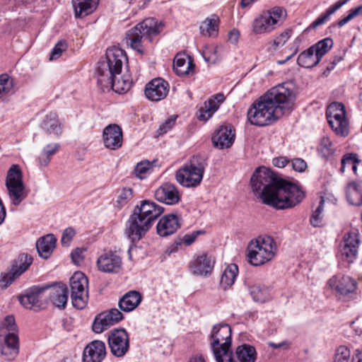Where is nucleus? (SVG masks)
<instances>
[{
	"mask_svg": "<svg viewBox=\"0 0 362 362\" xmlns=\"http://www.w3.org/2000/svg\"><path fill=\"white\" fill-rule=\"evenodd\" d=\"M250 185L263 204L278 210L294 207L304 198V192L297 185L279 177L264 166L255 170Z\"/></svg>",
	"mask_w": 362,
	"mask_h": 362,
	"instance_id": "nucleus-1",
	"label": "nucleus"
},
{
	"mask_svg": "<svg viewBox=\"0 0 362 362\" xmlns=\"http://www.w3.org/2000/svg\"><path fill=\"white\" fill-rule=\"evenodd\" d=\"M163 211V207L153 201H141L129 218L125 230L127 237L133 242L141 240Z\"/></svg>",
	"mask_w": 362,
	"mask_h": 362,
	"instance_id": "nucleus-2",
	"label": "nucleus"
},
{
	"mask_svg": "<svg viewBox=\"0 0 362 362\" xmlns=\"http://www.w3.org/2000/svg\"><path fill=\"white\" fill-rule=\"evenodd\" d=\"M210 346L216 362H235L231 346V329L227 324L213 327L210 334Z\"/></svg>",
	"mask_w": 362,
	"mask_h": 362,
	"instance_id": "nucleus-3",
	"label": "nucleus"
},
{
	"mask_svg": "<svg viewBox=\"0 0 362 362\" xmlns=\"http://www.w3.org/2000/svg\"><path fill=\"white\" fill-rule=\"evenodd\" d=\"M127 57L122 49L112 47L107 49L106 57L98 62L97 77L98 82L108 84L111 76L121 74L122 66L127 63Z\"/></svg>",
	"mask_w": 362,
	"mask_h": 362,
	"instance_id": "nucleus-4",
	"label": "nucleus"
},
{
	"mask_svg": "<svg viewBox=\"0 0 362 362\" xmlns=\"http://www.w3.org/2000/svg\"><path fill=\"white\" fill-rule=\"evenodd\" d=\"M206 166L204 156H194L176 171L175 180L185 187H196L200 185Z\"/></svg>",
	"mask_w": 362,
	"mask_h": 362,
	"instance_id": "nucleus-5",
	"label": "nucleus"
},
{
	"mask_svg": "<svg viewBox=\"0 0 362 362\" xmlns=\"http://www.w3.org/2000/svg\"><path fill=\"white\" fill-rule=\"evenodd\" d=\"M277 245L269 235H260L252 240L247 247V259L253 266H261L271 261L276 255Z\"/></svg>",
	"mask_w": 362,
	"mask_h": 362,
	"instance_id": "nucleus-6",
	"label": "nucleus"
},
{
	"mask_svg": "<svg viewBox=\"0 0 362 362\" xmlns=\"http://www.w3.org/2000/svg\"><path fill=\"white\" fill-rule=\"evenodd\" d=\"M162 28L163 25L158 24L155 18H146L127 32L126 36L127 44L142 54L144 52L143 42L145 41L151 42L152 38L160 32Z\"/></svg>",
	"mask_w": 362,
	"mask_h": 362,
	"instance_id": "nucleus-7",
	"label": "nucleus"
},
{
	"mask_svg": "<svg viewBox=\"0 0 362 362\" xmlns=\"http://www.w3.org/2000/svg\"><path fill=\"white\" fill-rule=\"evenodd\" d=\"M13 316L5 317L0 325V353L5 360H13L19 353V339Z\"/></svg>",
	"mask_w": 362,
	"mask_h": 362,
	"instance_id": "nucleus-8",
	"label": "nucleus"
},
{
	"mask_svg": "<svg viewBox=\"0 0 362 362\" xmlns=\"http://www.w3.org/2000/svg\"><path fill=\"white\" fill-rule=\"evenodd\" d=\"M264 95L281 117L290 113L293 109L296 93L291 83L279 84Z\"/></svg>",
	"mask_w": 362,
	"mask_h": 362,
	"instance_id": "nucleus-9",
	"label": "nucleus"
},
{
	"mask_svg": "<svg viewBox=\"0 0 362 362\" xmlns=\"http://www.w3.org/2000/svg\"><path fill=\"white\" fill-rule=\"evenodd\" d=\"M287 17L286 9L274 6L264 11L252 23V32L255 35L269 34L281 26Z\"/></svg>",
	"mask_w": 362,
	"mask_h": 362,
	"instance_id": "nucleus-10",
	"label": "nucleus"
},
{
	"mask_svg": "<svg viewBox=\"0 0 362 362\" xmlns=\"http://www.w3.org/2000/svg\"><path fill=\"white\" fill-rule=\"evenodd\" d=\"M280 117L264 95L255 101L247 111L248 120L256 126L269 125Z\"/></svg>",
	"mask_w": 362,
	"mask_h": 362,
	"instance_id": "nucleus-11",
	"label": "nucleus"
},
{
	"mask_svg": "<svg viewBox=\"0 0 362 362\" xmlns=\"http://www.w3.org/2000/svg\"><path fill=\"white\" fill-rule=\"evenodd\" d=\"M5 184L11 204L18 206L27 197L28 192L23 182L22 172L18 165H13L9 168Z\"/></svg>",
	"mask_w": 362,
	"mask_h": 362,
	"instance_id": "nucleus-12",
	"label": "nucleus"
},
{
	"mask_svg": "<svg viewBox=\"0 0 362 362\" xmlns=\"http://www.w3.org/2000/svg\"><path fill=\"white\" fill-rule=\"evenodd\" d=\"M71 298L77 309L86 307L88 300V280L81 272H75L70 279Z\"/></svg>",
	"mask_w": 362,
	"mask_h": 362,
	"instance_id": "nucleus-13",
	"label": "nucleus"
},
{
	"mask_svg": "<svg viewBox=\"0 0 362 362\" xmlns=\"http://www.w3.org/2000/svg\"><path fill=\"white\" fill-rule=\"evenodd\" d=\"M327 284L339 298H345L357 288L356 280L349 276L338 274L329 279Z\"/></svg>",
	"mask_w": 362,
	"mask_h": 362,
	"instance_id": "nucleus-14",
	"label": "nucleus"
},
{
	"mask_svg": "<svg viewBox=\"0 0 362 362\" xmlns=\"http://www.w3.org/2000/svg\"><path fill=\"white\" fill-rule=\"evenodd\" d=\"M32 256L28 254H21L13 262L10 272L2 275L0 278V288H7L14 279L25 272L33 263Z\"/></svg>",
	"mask_w": 362,
	"mask_h": 362,
	"instance_id": "nucleus-15",
	"label": "nucleus"
},
{
	"mask_svg": "<svg viewBox=\"0 0 362 362\" xmlns=\"http://www.w3.org/2000/svg\"><path fill=\"white\" fill-rule=\"evenodd\" d=\"M108 344L112 354L116 357L124 356L129 349V338L124 329H115L108 336Z\"/></svg>",
	"mask_w": 362,
	"mask_h": 362,
	"instance_id": "nucleus-16",
	"label": "nucleus"
},
{
	"mask_svg": "<svg viewBox=\"0 0 362 362\" xmlns=\"http://www.w3.org/2000/svg\"><path fill=\"white\" fill-rule=\"evenodd\" d=\"M360 240L357 232H349L343 238L340 252L341 259L347 263H352L356 258Z\"/></svg>",
	"mask_w": 362,
	"mask_h": 362,
	"instance_id": "nucleus-17",
	"label": "nucleus"
},
{
	"mask_svg": "<svg viewBox=\"0 0 362 362\" xmlns=\"http://www.w3.org/2000/svg\"><path fill=\"white\" fill-rule=\"evenodd\" d=\"M122 319V313L116 308H112L107 312L101 313L96 316L93 321V331L98 334L102 333Z\"/></svg>",
	"mask_w": 362,
	"mask_h": 362,
	"instance_id": "nucleus-18",
	"label": "nucleus"
},
{
	"mask_svg": "<svg viewBox=\"0 0 362 362\" xmlns=\"http://www.w3.org/2000/svg\"><path fill=\"white\" fill-rule=\"evenodd\" d=\"M169 83L161 78L152 79L145 87V95L151 101H160L169 93Z\"/></svg>",
	"mask_w": 362,
	"mask_h": 362,
	"instance_id": "nucleus-19",
	"label": "nucleus"
},
{
	"mask_svg": "<svg viewBox=\"0 0 362 362\" xmlns=\"http://www.w3.org/2000/svg\"><path fill=\"white\" fill-rule=\"evenodd\" d=\"M155 199L168 205H175L181 199V194L177 187L169 182L163 183L154 192Z\"/></svg>",
	"mask_w": 362,
	"mask_h": 362,
	"instance_id": "nucleus-20",
	"label": "nucleus"
},
{
	"mask_svg": "<svg viewBox=\"0 0 362 362\" xmlns=\"http://www.w3.org/2000/svg\"><path fill=\"white\" fill-rule=\"evenodd\" d=\"M103 137L104 145L107 148L117 150L122 146V130L116 124H111L105 127L103 132Z\"/></svg>",
	"mask_w": 362,
	"mask_h": 362,
	"instance_id": "nucleus-21",
	"label": "nucleus"
},
{
	"mask_svg": "<svg viewBox=\"0 0 362 362\" xmlns=\"http://www.w3.org/2000/svg\"><path fill=\"white\" fill-rule=\"evenodd\" d=\"M48 288V286H34L19 296V301L27 309H38L42 305V294Z\"/></svg>",
	"mask_w": 362,
	"mask_h": 362,
	"instance_id": "nucleus-22",
	"label": "nucleus"
},
{
	"mask_svg": "<svg viewBox=\"0 0 362 362\" xmlns=\"http://www.w3.org/2000/svg\"><path fill=\"white\" fill-rule=\"evenodd\" d=\"M122 264V258L111 251L102 254L97 260L98 269L105 273L119 272Z\"/></svg>",
	"mask_w": 362,
	"mask_h": 362,
	"instance_id": "nucleus-23",
	"label": "nucleus"
},
{
	"mask_svg": "<svg viewBox=\"0 0 362 362\" xmlns=\"http://www.w3.org/2000/svg\"><path fill=\"white\" fill-rule=\"evenodd\" d=\"M106 354L105 344L100 340H94L85 347L83 362H102Z\"/></svg>",
	"mask_w": 362,
	"mask_h": 362,
	"instance_id": "nucleus-24",
	"label": "nucleus"
},
{
	"mask_svg": "<svg viewBox=\"0 0 362 362\" xmlns=\"http://www.w3.org/2000/svg\"><path fill=\"white\" fill-rule=\"evenodd\" d=\"M235 129L230 125H222L212 136L214 146L220 148H228L232 146L235 140Z\"/></svg>",
	"mask_w": 362,
	"mask_h": 362,
	"instance_id": "nucleus-25",
	"label": "nucleus"
},
{
	"mask_svg": "<svg viewBox=\"0 0 362 362\" xmlns=\"http://www.w3.org/2000/svg\"><path fill=\"white\" fill-rule=\"evenodd\" d=\"M110 83L98 82V84L102 89L112 88V89L119 94L127 92L132 85V80L129 74L122 76H111Z\"/></svg>",
	"mask_w": 362,
	"mask_h": 362,
	"instance_id": "nucleus-26",
	"label": "nucleus"
},
{
	"mask_svg": "<svg viewBox=\"0 0 362 362\" xmlns=\"http://www.w3.org/2000/svg\"><path fill=\"white\" fill-rule=\"evenodd\" d=\"M214 260L207 254H202L197 257L190 264V270L196 275H207L213 269Z\"/></svg>",
	"mask_w": 362,
	"mask_h": 362,
	"instance_id": "nucleus-27",
	"label": "nucleus"
},
{
	"mask_svg": "<svg viewBox=\"0 0 362 362\" xmlns=\"http://www.w3.org/2000/svg\"><path fill=\"white\" fill-rule=\"evenodd\" d=\"M179 227L178 217L174 214H168L160 219L156 230L160 236L165 237L174 233Z\"/></svg>",
	"mask_w": 362,
	"mask_h": 362,
	"instance_id": "nucleus-28",
	"label": "nucleus"
},
{
	"mask_svg": "<svg viewBox=\"0 0 362 362\" xmlns=\"http://www.w3.org/2000/svg\"><path fill=\"white\" fill-rule=\"evenodd\" d=\"M49 298L56 307L64 308L68 300L67 286L65 284H58L50 287Z\"/></svg>",
	"mask_w": 362,
	"mask_h": 362,
	"instance_id": "nucleus-29",
	"label": "nucleus"
},
{
	"mask_svg": "<svg viewBox=\"0 0 362 362\" xmlns=\"http://www.w3.org/2000/svg\"><path fill=\"white\" fill-rule=\"evenodd\" d=\"M329 124L336 134L346 136L349 134V122L346 115H326Z\"/></svg>",
	"mask_w": 362,
	"mask_h": 362,
	"instance_id": "nucleus-30",
	"label": "nucleus"
},
{
	"mask_svg": "<svg viewBox=\"0 0 362 362\" xmlns=\"http://www.w3.org/2000/svg\"><path fill=\"white\" fill-rule=\"evenodd\" d=\"M57 240L52 234H47L40 238L36 243V248L39 255L43 259H47L52 253Z\"/></svg>",
	"mask_w": 362,
	"mask_h": 362,
	"instance_id": "nucleus-31",
	"label": "nucleus"
},
{
	"mask_svg": "<svg viewBox=\"0 0 362 362\" xmlns=\"http://www.w3.org/2000/svg\"><path fill=\"white\" fill-rule=\"evenodd\" d=\"M41 128L48 134L58 136L62 133L61 124L55 112H49L45 115L41 122Z\"/></svg>",
	"mask_w": 362,
	"mask_h": 362,
	"instance_id": "nucleus-32",
	"label": "nucleus"
},
{
	"mask_svg": "<svg viewBox=\"0 0 362 362\" xmlns=\"http://www.w3.org/2000/svg\"><path fill=\"white\" fill-rule=\"evenodd\" d=\"M141 299L142 297L138 291H129L119 300V307L124 312L132 311L139 305Z\"/></svg>",
	"mask_w": 362,
	"mask_h": 362,
	"instance_id": "nucleus-33",
	"label": "nucleus"
},
{
	"mask_svg": "<svg viewBox=\"0 0 362 362\" xmlns=\"http://www.w3.org/2000/svg\"><path fill=\"white\" fill-rule=\"evenodd\" d=\"M99 0H75L73 1L75 16L81 18L93 13L96 8Z\"/></svg>",
	"mask_w": 362,
	"mask_h": 362,
	"instance_id": "nucleus-34",
	"label": "nucleus"
},
{
	"mask_svg": "<svg viewBox=\"0 0 362 362\" xmlns=\"http://www.w3.org/2000/svg\"><path fill=\"white\" fill-rule=\"evenodd\" d=\"M346 197L351 204L362 205V182H350L346 189Z\"/></svg>",
	"mask_w": 362,
	"mask_h": 362,
	"instance_id": "nucleus-35",
	"label": "nucleus"
},
{
	"mask_svg": "<svg viewBox=\"0 0 362 362\" xmlns=\"http://www.w3.org/2000/svg\"><path fill=\"white\" fill-rule=\"evenodd\" d=\"M313 47H309L307 50L300 53L297 59L299 66L304 68H312L319 64L320 60L313 51Z\"/></svg>",
	"mask_w": 362,
	"mask_h": 362,
	"instance_id": "nucleus-36",
	"label": "nucleus"
},
{
	"mask_svg": "<svg viewBox=\"0 0 362 362\" xmlns=\"http://www.w3.org/2000/svg\"><path fill=\"white\" fill-rule=\"evenodd\" d=\"M238 274V267L235 264H230L224 269L221 277V286L224 289L230 288L235 282Z\"/></svg>",
	"mask_w": 362,
	"mask_h": 362,
	"instance_id": "nucleus-37",
	"label": "nucleus"
},
{
	"mask_svg": "<svg viewBox=\"0 0 362 362\" xmlns=\"http://www.w3.org/2000/svg\"><path fill=\"white\" fill-rule=\"evenodd\" d=\"M200 33L205 37H216L218 32V19L216 17L207 18L199 26Z\"/></svg>",
	"mask_w": 362,
	"mask_h": 362,
	"instance_id": "nucleus-38",
	"label": "nucleus"
},
{
	"mask_svg": "<svg viewBox=\"0 0 362 362\" xmlns=\"http://www.w3.org/2000/svg\"><path fill=\"white\" fill-rule=\"evenodd\" d=\"M194 68L192 62L187 60L185 57L181 54H177L173 62V69L175 73L179 76L188 74L191 69Z\"/></svg>",
	"mask_w": 362,
	"mask_h": 362,
	"instance_id": "nucleus-39",
	"label": "nucleus"
},
{
	"mask_svg": "<svg viewBox=\"0 0 362 362\" xmlns=\"http://www.w3.org/2000/svg\"><path fill=\"white\" fill-rule=\"evenodd\" d=\"M345 4L344 1L339 0L335 4L329 7L325 13L319 16L310 25L309 28L315 29L318 26L325 23L329 20L330 16L339 10Z\"/></svg>",
	"mask_w": 362,
	"mask_h": 362,
	"instance_id": "nucleus-40",
	"label": "nucleus"
},
{
	"mask_svg": "<svg viewBox=\"0 0 362 362\" xmlns=\"http://www.w3.org/2000/svg\"><path fill=\"white\" fill-rule=\"evenodd\" d=\"M219 105L213 98L204 103L199 110L198 118L199 120L206 121L211 118L213 114L218 110Z\"/></svg>",
	"mask_w": 362,
	"mask_h": 362,
	"instance_id": "nucleus-41",
	"label": "nucleus"
},
{
	"mask_svg": "<svg viewBox=\"0 0 362 362\" xmlns=\"http://www.w3.org/2000/svg\"><path fill=\"white\" fill-rule=\"evenodd\" d=\"M361 163L356 153H346L345 154L341 161V168L339 171L344 173L346 168H351L353 172L356 174L357 165Z\"/></svg>",
	"mask_w": 362,
	"mask_h": 362,
	"instance_id": "nucleus-42",
	"label": "nucleus"
},
{
	"mask_svg": "<svg viewBox=\"0 0 362 362\" xmlns=\"http://www.w3.org/2000/svg\"><path fill=\"white\" fill-rule=\"evenodd\" d=\"M333 40L329 37H327L319 41L315 45L311 46V47L314 48L313 51L319 59L321 60L322 57L333 47Z\"/></svg>",
	"mask_w": 362,
	"mask_h": 362,
	"instance_id": "nucleus-43",
	"label": "nucleus"
},
{
	"mask_svg": "<svg viewBox=\"0 0 362 362\" xmlns=\"http://www.w3.org/2000/svg\"><path fill=\"white\" fill-rule=\"evenodd\" d=\"M250 293L255 301L264 303L269 299L268 289L265 286L253 285L250 288Z\"/></svg>",
	"mask_w": 362,
	"mask_h": 362,
	"instance_id": "nucleus-44",
	"label": "nucleus"
},
{
	"mask_svg": "<svg viewBox=\"0 0 362 362\" xmlns=\"http://www.w3.org/2000/svg\"><path fill=\"white\" fill-rule=\"evenodd\" d=\"M292 30L291 29H286L279 35H277L272 42L269 44L268 47L269 52L276 51L279 47H282L291 37Z\"/></svg>",
	"mask_w": 362,
	"mask_h": 362,
	"instance_id": "nucleus-45",
	"label": "nucleus"
},
{
	"mask_svg": "<svg viewBox=\"0 0 362 362\" xmlns=\"http://www.w3.org/2000/svg\"><path fill=\"white\" fill-rule=\"evenodd\" d=\"M221 47L218 46L206 45L202 52L205 61L209 63H215L219 59L218 51Z\"/></svg>",
	"mask_w": 362,
	"mask_h": 362,
	"instance_id": "nucleus-46",
	"label": "nucleus"
},
{
	"mask_svg": "<svg viewBox=\"0 0 362 362\" xmlns=\"http://www.w3.org/2000/svg\"><path fill=\"white\" fill-rule=\"evenodd\" d=\"M151 167L152 163L148 160H142L138 163L135 166L134 174L139 179H144Z\"/></svg>",
	"mask_w": 362,
	"mask_h": 362,
	"instance_id": "nucleus-47",
	"label": "nucleus"
},
{
	"mask_svg": "<svg viewBox=\"0 0 362 362\" xmlns=\"http://www.w3.org/2000/svg\"><path fill=\"white\" fill-rule=\"evenodd\" d=\"M133 198V190L131 188H124L117 197L116 206L119 209L125 206Z\"/></svg>",
	"mask_w": 362,
	"mask_h": 362,
	"instance_id": "nucleus-48",
	"label": "nucleus"
},
{
	"mask_svg": "<svg viewBox=\"0 0 362 362\" xmlns=\"http://www.w3.org/2000/svg\"><path fill=\"white\" fill-rule=\"evenodd\" d=\"M325 203V200L323 198L321 199L320 202V204L316 209V210L313 212L310 217V223L315 227H318L322 225V219H323V205Z\"/></svg>",
	"mask_w": 362,
	"mask_h": 362,
	"instance_id": "nucleus-49",
	"label": "nucleus"
},
{
	"mask_svg": "<svg viewBox=\"0 0 362 362\" xmlns=\"http://www.w3.org/2000/svg\"><path fill=\"white\" fill-rule=\"evenodd\" d=\"M350 356V350L345 346H340L336 350L333 362H349Z\"/></svg>",
	"mask_w": 362,
	"mask_h": 362,
	"instance_id": "nucleus-50",
	"label": "nucleus"
},
{
	"mask_svg": "<svg viewBox=\"0 0 362 362\" xmlns=\"http://www.w3.org/2000/svg\"><path fill=\"white\" fill-rule=\"evenodd\" d=\"M13 83L8 76H0V98L6 95L12 88Z\"/></svg>",
	"mask_w": 362,
	"mask_h": 362,
	"instance_id": "nucleus-51",
	"label": "nucleus"
},
{
	"mask_svg": "<svg viewBox=\"0 0 362 362\" xmlns=\"http://www.w3.org/2000/svg\"><path fill=\"white\" fill-rule=\"evenodd\" d=\"M67 49V44L65 41L60 40L59 41L53 48L49 60H55L59 58L62 54L66 51Z\"/></svg>",
	"mask_w": 362,
	"mask_h": 362,
	"instance_id": "nucleus-52",
	"label": "nucleus"
},
{
	"mask_svg": "<svg viewBox=\"0 0 362 362\" xmlns=\"http://www.w3.org/2000/svg\"><path fill=\"white\" fill-rule=\"evenodd\" d=\"M338 114L341 115H346L345 107L341 103L334 102L327 107L326 115Z\"/></svg>",
	"mask_w": 362,
	"mask_h": 362,
	"instance_id": "nucleus-53",
	"label": "nucleus"
},
{
	"mask_svg": "<svg viewBox=\"0 0 362 362\" xmlns=\"http://www.w3.org/2000/svg\"><path fill=\"white\" fill-rule=\"evenodd\" d=\"M319 151L324 157L332 153V142L328 137H323L320 141Z\"/></svg>",
	"mask_w": 362,
	"mask_h": 362,
	"instance_id": "nucleus-54",
	"label": "nucleus"
},
{
	"mask_svg": "<svg viewBox=\"0 0 362 362\" xmlns=\"http://www.w3.org/2000/svg\"><path fill=\"white\" fill-rule=\"evenodd\" d=\"M76 232L72 228H66L62 234V237L61 239V243L64 247H68L70 245V243L75 235Z\"/></svg>",
	"mask_w": 362,
	"mask_h": 362,
	"instance_id": "nucleus-55",
	"label": "nucleus"
},
{
	"mask_svg": "<svg viewBox=\"0 0 362 362\" xmlns=\"http://www.w3.org/2000/svg\"><path fill=\"white\" fill-rule=\"evenodd\" d=\"M291 165L293 169L298 173L304 172L308 167L306 162L300 158L293 159L291 160Z\"/></svg>",
	"mask_w": 362,
	"mask_h": 362,
	"instance_id": "nucleus-56",
	"label": "nucleus"
},
{
	"mask_svg": "<svg viewBox=\"0 0 362 362\" xmlns=\"http://www.w3.org/2000/svg\"><path fill=\"white\" fill-rule=\"evenodd\" d=\"M83 251V249L78 247L71 252V257L75 264L79 265L83 262L84 259Z\"/></svg>",
	"mask_w": 362,
	"mask_h": 362,
	"instance_id": "nucleus-57",
	"label": "nucleus"
},
{
	"mask_svg": "<svg viewBox=\"0 0 362 362\" xmlns=\"http://www.w3.org/2000/svg\"><path fill=\"white\" fill-rule=\"evenodd\" d=\"M176 117H171L168 119L158 129L160 134L168 132L175 124Z\"/></svg>",
	"mask_w": 362,
	"mask_h": 362,
	"instance_id": "nucleus-58",
	"label": "nucleus"
},
{
	"mask_svg": "<svg viewBox=\"0 0 362 362\" xmlns=\"http://www.w3.org/2000/svg\"><path fill=\"white\" fill-rule=\"evenodd\" d=\"M59 149V145L57 143L47 144L42 151L49 158H52Z\"/></svg>",
	"mask_w": 362,
	"mask_h": 362,
	"instance_id": "nucleus-59",
	"label": "nucleus"
},
{
	"mask_svg": "<svg viewBox=\"0 0 362 362\" xmlns=\"http://www.w3.org/2000/svg\"><path fill=\"white\" fill-rule=\"evenodd\" d=\"M289 162L285 156L276 157L272 159V164L277 168H284Z\"/></svg>",
	"mask_w": 362,
	"mask_h": 362,
	"instance_id": "nucleus-60",
	"label": "nucleus"
},
{
	"mask_svg": "<svg viewBox=\"0 0 362 362\" xmlns=\"http://www.w3.org/2000/svg\"><path fill=\"white\" fill-rule=\"evenodd\" d=\"M240 37V32L236 30L233 29L228 33V40L232 44H236L238 42Z\"/></svg>",
	"mask_w": 362,
	"mask_h": 362,
	"instance_id": "nucleus-61",
	"label": "nucleus"
},
{
	"mask_svg": "<svg viewBox=\"0 0 362 362\" xmlns=\"http://www.w3.org/2000/svg\"><path fill=\"white\" fill-rule=\"evenodd\" d=\"M268 345H269V346H270L273 349H288L290 346V343L288 342L287 341H284L280 343L269 342Z\"/></svg>",
	"mask_w": 362,
	"mask_h": 362,
	"instance_id": "nucleus-62",
	"label": "nucleus"
},
{
	"mask_svg": "<svg viewBox=\"0 0 362 362\" xmlns=\"http://www.w3.org/2000/svg\"><path fill=\"white\" fill-rule=\"evenodd\" d=\"M39 163L41 167H46L49 163L51 158H49L46 154H45L42 151L39 156L38 158Z\"/></svg>",
	"mask_w": 362,
	"mask_h": 362,
	"instance_id": "nucleus-63",
	"label": "nucleus"
},
{
	"mask_svg": "<svg viewBox=\"0 0 362 362\" xmlns=\"http://www.w3.org/2000/svg\"><path fill=\"white\" fill-rule=\"evenodd\" d=\"M199 233V231L192 233L191 235H186L184 236L183 242L186 245H190L195 240L197 234Z\"/></svg>",
	"mask_w": 362,
	"mask_h": 362,
	"instance_id": "nucleus-64",
	"label": "nucleus"
}]
</instances>
